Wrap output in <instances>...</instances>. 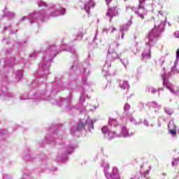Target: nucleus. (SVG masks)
<instances>
[{"mask_svg":"<svg viewBox=\"0 0 179 179\" xmlns=\"http://www.w3.org/2000/svg\"><path fill=\"white\" fill-rule=\"evenodd\" d=\"M176 59H179V48L176 50Z\"/></svg>","mask_w":179,"mask_h":179,"instance_id":"9b49d317","label":"nucleus"},{"mask_svg":"<svg viewBox=\"0 0 179 179\" xmlns=\"http://www.w3.org/2000/svg\"><path fill=\"white\" fill-rule=\"evenodd\" d=\"M137 13H138V17H140L141 19H142V20H143V19H145V15L143 13H140L139 11L137 12Z\"/></svg>","mask_w":179,"mask_h":179,"instance_id":"9d476101","label":"nucleus"},{"mask_svg":"<svg viewBox=\"0 0 179 179\" xmlns=\"http://www.w3.org/2000/svg\"><path fill=\"white\" fill-rule=\"evenodd\" d=\"M171 92H173V91L171 90Z\"/></svg>","mask_w":179,"mask_h":179,"instance_id":"6ab92c4d","label":"nucleus"},{"mask_svg":"<svg viewBox=\"0 0 179 179\" xmlns=\"http://www.w3.org/2000/svg\"><path fill=\"white\" fill-rule=\"evenodd\" d=\"M115 30H117V29L113 28L112 32H113V31H115Z\"/></svg>","mask_w":179,"mask_h":179,"instance_id":"ddd939ff","label":"nucleus"},{"mask_svg":"<svg viewBox=\"0 0 179 179\" xmlns=\"http://www.w3.org/2000/svg\"><path fill=\"white\" fill-rule=\"evenodd\" d=\"M91 6L94 8L96 6V3L93 2V1H90L87 4H85V8L89 12V10H90Z\"/></svg>","mask_w":179,"mask_h":179,"instance_id":"f03ea898","label":"nucleus"},{"mask_svg":"<svg viewBox=\"0 0 179 179\" xmlns=\"http://www.w3.org/2000/svg\"><path fill=\"white\" fill-rule=\"evenodd\" d=\"M169 134L171 135H177V131L176 129H170L169 130Z\"/></svg>","mask_w":179,"mask_h":179,"instance_id":"1a4fd4ad","label":"nucleus"},{"mask_svg":"<svg viewBox=\"0 0 179 179\" xmlns=\"http://www.w3.org/2000/svg\"><path fill=\"white\" fill-rule=\"evenodd\" d=\"M142 55L143 59H150V58H152V53L150 52H148L145 54H143Z\"/></svg>","mask_w":179,"mask_h":179,"instance_id":"20e7f679","label":"nucleus"},{"mask_svg":"<svg viewBox=\"0 0 179 179\" xmlns=\"http://www.w3.org/2000/svg\"><path fill=\"white\" fill-rule=\"evenodd\" d=\"M117 122V120H115V119H110L109 120V124H110V125H114V126H115V123Z\"/></svg>","mask_w":179,"mask_h":179,"instance_id":"0eeeda50","label":"nucleus"},{"mask_svg":"<svg viewBox=\"0 0 179 179\" xmlns=\"http://www.w3.org/2000/svg\"><path fill=\"white\" fill-rule=\"evenodd\" d=\"M101 132H102V134H103L104 135H108V136H110V134H113L112 132H111V131H110L109 129H108V127H106V126H104V127H103L102 128H101Z\"/></svg>","mask_w":179,"mask_h":179,"instance_id":"7ed1b4c3","label":"nucleus"},{"mask_svg":"<svg viewBox=\"0 0 179 179\" xmlns=\"http://www.w3.org/2000/svg\"><path fill=\"white\" fill-rule=\"evenodd\" d=\"M78 131H82V129H85V124L83 122H80L77 127Z\"/></svg>","mask_w":179,"mask_h":179,"instance_id":"423d86ee","label":"nucleus"},{"mask_svg":"<svg viewBox=\"0 0 179 179\" xmlns=\"http://www.w3.org/2000/svg\"><path fill=\"white\" fill-rule=\"evenodd\" d=\"M147 174H149V172H148V171H147Z\"/></svg>","mask_w":179,"mask_h":179,"instance_id":"f3484780","label":"nucleus"},{"mask_svg":"<svg viewBox=\"0 0 179 179\" xmlns=\"http://www.w3.org/2000/svg\"><path fill=\"white\" fill-rule=\"evenodd\" d=\"M166 173H163V176H166Z\"/></svg>","mask_w":179,"mask_h":179,"instance_id":"dca6fc26","label":"nucleus"},{"mask_svg":"<svg viewBox=\"0 0 179 179\" xmlns=\"http://www.w3.org/2000/svg\"><path fill=\"white\" fill-rule=\"evenodd\" d=\"M110 179H121L120 175H110Z\"/></svg>","mask_w":179,"mask_h":179,"instance_id":"6e6552de","label":"nucleus"},{"mask_svg":"<svg viewBox=\"0 0 179 179\" xmlns=\"http://www.w3.org/2000/svg\"><path fill=\"white\" fill-rule=\"evenodd\" d=\"M122 83H128V81H122Z\"/></svg>","mask_w":179,"mask_h":179,"instance_id":"4468645a","label":"nucleus"},{"mask_svg":"<svg viewBox=\"0 0 179 179\" xmlns=\"http://www.w3.org/2000/svg\"><path fill=\"white\" fill-rule=\"evenodd\" d=\"M106 3L107 5H108V3H110L111 2H113V0H105Z\"/></svg>","mask_w":179,"mask_h":179,"instance_id":"f8f14e48","label":"nucleus"},{"mask_svg":"<svg viewBox=\"0 0 179 179\" xmlns=\"http://www.w3.org/2000/svg\"><path fill=\"white\" fill-rule=\"evenodd\" d=\"M123 89H125V87H124Z\"/></svg>","mask_w":179,"mask_h":179,"instance_id":"a211bd4d","label":"nucleus"},{"mask_svg":"<svg viewBox=\"0 0 179 179\" xmlns=\"http://www.w3.org/2000/svg\"><path fill=\"white\" fill-rule=\"evenodd\" d=\"M110 176H120V172L118 171V168L114 167L113 169V172L111 173Z\"/></svg>","mask_w":179,"mask_h":179,"instance_id":"39448f33","label":"nucleus"},{"mask_svg":"<svg viewBox=\"0 0 179 179\" xmlns=\"http://www.w3.org/2000/svg\"><path fill=\"white\" fill-rule=\"evenodd\" d=\"M108 16H110L111 19L113 17L117 16L118 15V9L117 8V6L112 7L108 9L107 13Z\"/></svg>","mask_w":179,"mask_h":179,"instance_id":"f257e3e1","label":"nucleus"},{"mask_svg":"<svg viewBox=\"0 0 179 179\" xmlns=\"http://www.w3.org/2000/svg\"><path fill=\"white\" fill-rule=\"evenodd\" d=\"M109 138H110V139H113V136H109Z\"/></svg>","mask_w":179,"mask_h":179,"instance_id":"2eb2a0df","label":"nucleus"},{"mask_svg":"<svg viewBox=\"0 0 179 179\" xmlns=\"http://www.w3.org/2000/svg\"><path fill=\"white\" fill-rule=\"evenodd\" d=\"M143 1H146V0H143Z\"/></svg>","mask_w":179,"mask_h":179,"instance_id":"aec40b11","label":"nucleus"}]
</instances>
